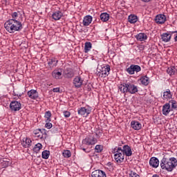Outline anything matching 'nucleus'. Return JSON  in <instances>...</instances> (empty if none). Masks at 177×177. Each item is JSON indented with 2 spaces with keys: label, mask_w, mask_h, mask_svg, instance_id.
<instances>
[{
  "label": "nucleus",
  "mask_w": 177,
  "mask_h": 177,
  "mask_svg": "<svg viewBox=\"0 0 177 177\" xmlns=\"http://www.w3.org/2000/svg\"><path fill=\"white\" fill-rule=\"evenodd\" d=\"M19 16L17 12L12 14V19H8L4 24L6 30L10 34L16 32V31H21L23 30V24L21 22L16 20V18Z\"/></svg>",
  "instance_id": "nucleus-1"
},
{
  "label": "nucleus",
  "mask_w": 177,
  "mask_h": 177,
  "mask_svg": "<svg viewBox=\"0 0 177 177\" xmlns=\"http://www.w3.org/2000/svg\"><path fill=\"white\" fill-rule=\"evenodd\" d=\"M177 166V160L175 158H163L160 161V168L167 171V172H172Z\"/></svg>",
  "instance_id": "nucleus-2"
},
{
  "label": "nucleus",
  "mask_w": 177,
  "mask_h": 177,
  "mask_svg": "<svg viewBox=\"0 0 177 177\" xmlns=\"http://www.w3.org/2000/svg\"><path fill=\"white\" fill-rule=\"evenodd\" d=\"M118 88L119 91L124 95H127V93L133 95L138 93V86L131 82L121 84L119 85Z\"/></svg>",
  "instance_id": "nucleus-3"
},
{
  "label": "nucleus",
  "mask_w": 177,
  "mask_h": 177,
  "mask_svg": "<svg viewBox=\"0 0 177 177\" xmlns=\"http://www.w3.org/2000/svg\"><path fill=\"white\" fill-rule=\"evenodd\" d=\"M112 153L114 154V160L118 164H121V162H124V155L122 153V148L116 147L112 151Z\"/></svg>",
  "instance_id": "nucleus-4"
},
{
  "label": "nucleus",
  "mask_w": 177,
  "mask_h": 177,
  "mask_svg": "<svg viewBox=\"0 0 177 177\" xmlns=\"http://www.w3.org/2000/svg\"><path fill=\"white\" fill-rule=\"evenodd\" d=\"M110 65H105L101 68L100 72L98 73L99 76L102 78H106L110 74Z\"/></svg>",
  "instance_id": "nucleus-5"
},
{
  "label": "nucleus",
  "mask_w": 177,
  "mask_h": 177,
  "mask_svg": "<svg viewBox=\"0 0 177 177\" xmlns=\"http://www.w3.org/2000/svg\"><path fill=\"white\" fill-rule=\"evenodd\" d=\"M10 109L11 111H19L21 109V103L16 100L12 101L10 104Z\"/></svg>",
  "instance_id": "nucleus-6"
},
{
  "label": "nucleus",
  "mask_w": 177,
  "mask_h": 177,
  "mask_svg": "<svg viewBox=\"0 0 177 177\" xmlns=\"http://www.w3.org/2000/svg\"><path fill=\"white\" fill-rule=\"evenodd\" d=\"M82 143L83 145H87L88 146H91V145H96V143H97V140L95 138V137L89 136L88 137L83 140Z\"/></svg>",
  "instance_id": "nucleus-7"
},
{
  "label": "nucleus",
  "mask_w": 177,
  "mask_h": 177,
  "mask_svg": "<svg viewBox=\"0 0 177 177\" xmlns=\"http://www.w3.org/2000/svg\"><path fill=\"white\" fill-rule=\"evenodd\" d=\"M141 70L142 68L139 65L132 64L127 69V71L129 74L132 75L133 74H135V71L136 73H139V71H140Z\"/></svg>",
  "instance_id": "nucleus-8"
},
{
  "label": "nucleus",
  "mask_w": 177,
  "mask_h": 177,
  "mask_svg": "<svg viewBox=\"0 0 177 177\" xmlns=\"http://www.w3.org/2000/svg\"><path fill=\"white\" fill-rule=\"evenodd\" d=\"M91 112V109L86 107L79 108L77 111L79 115H83V117H88V115H89Z\"/></svg>",
  "instance_id": "nucleus-9"
},
{
  "label": "nucleus",
  "mask_w": 177,
  "mask_h": 177,
  "mask_svg": "<svg viewBox=\"0 0 177 177\" xmlns=\"http://www.w3.org/2000/svg\"><path fill=\"white\" fill-rule=\"evenodd\" d=\"M83 83L84 80L81 78V76H76L73 80V85L75 86V88H81Z\"/></svg>",
  "instance_id": "nucleus-10"
},
{
  "label": "nucleus",
  "mask_w": 177,
  "mask_h": 177,
  "mask_svg": "<svg viewBox=\"0 0 177 177\" xmlns=\"http://www.w3.org/2000/svg\"><path fill=\"white\" fill-rule=\"evenodd\" d=\"M122 151L124 156H127V157L132 156V149L129 145H124Z\"/></svg>",
  "instance_id": "nucleus-11"
},
{
  "label": "nucleus",
  "mask_w": 177,
  "mask_h": 177,
  "mask_svg": "<svg viewBox=\"0 0 177 177\" xmlns=\"http://www.w3.org/2000/svg\"><path fill=\"white\" fill-rule=\"evenodd\" d=\"M27 95L30 99H32L33 100L38 99L39 97L38 91L34 89L28 91Z\"/></svg>",
  "instance_id": "nucleus-12"
},
{
  "label": "nucleus",
  "mask_w": 177,
  "mask_h": 177,
  "mask_svg": "<svg viewBox=\"0 0 177 177\" xmlns=\"http://www.w3.org/2000/svg\"><path fill=\"white\" fill-rule=\"evenodd\" d=\"M149 165L152 167V168H158V165H160V160L158 158L156 157H152L149 160Z\"/></svg>",
  "instance_id": "nucleus-13"
},
{
  "label": "nucleus",
  "mask_w": 177,
  "mask_h": 177,
  "mask_svg": "<svg viewBox=\"0 0 177 177\" xmlns=\"http://www.w3.org/2000/svg\"><path fill=\"white\" fill-rule=\"evenodd\" d=\"M172 31H169L161 35V38L163 42H169L172 37Z\"/></svg>",
  "instance_id": "nucleus-14"
},
{
  "label": "nucleus",
  "mask_w": 177,
  "mask_h": 177,
  "mask_svg": "<svg viewBox=\"0 0 177 177\" xmlns=\"http://www.w3.org/2000/svg\"><path fill=\"white\" fill-rule=\"evenodd\" d=\"M167 21V17L164 15H158L156 17L155 21L157 24H164Z\"/></svg>",
  "instance_id": "nucleus-15"
},
{
  "label": "nucleus",
  "mask_w": 177,
  "mask_h": 177,
  "mask_svg": "<svg viewBox=\"0 0 177 177\" xmlns=\"http://www.w3.org/2000/svg\"><path fill=\"white\" fill-rule=\"evenodd\" d=\"M169 113H171V104L166 103L162 106V114H163V115H168Z\"/></svg>",
  "instance_id": "nucleus-16"
},
{
  "label": "nucleus",
  "mask_w": 177,
  "mask_h": 177,
  "mask_svg": "<svg viewBox=\"0 0 177 177\" xmlns=\"http://www.w3.org/2000/svg\"><path fill=\"white\" fill-rule=\"evenodd\" d=\"M91 177H107L106 176V172L103 170H95L91 173Z\"/></svg>",
  "instance_id": "nucleus-17"
},
{
  "label": "nucleus",
  "mask_w": 177,
  "mask_h": 177,
  "mask_svg": "<svg viewBox=\"0 0 177 177\" xmlns=\"http://www.w3.org/2000/svg\"><path fill=\"white\" fill-rule=\"evenodd\" d=\"M64 77L65 78H73L74 77V71L70 68H66L64 71Z\"/></svg>",
  "instance_id": "nucleus-18"
},
{
  "label": "nucleus",
  "mask_w": 177,
  "mask_h": 177,
  "mask_svg": "<svg viewBox=\"0 0 177 177\" xmlns=\"http://www.w3.org/2000/svg\"><path fill=\"white\" fill-rule=\"evenodd\" d=\"M131 127L135 131H140V129H142V124L138 121L132 120L131 122Z\"/></svg>",
  "instance_id": "nucleus-19"
},
{
  "label": "nucleus",
  "mask_w": 177,
  "mask_h": 177,
  "mask_svg": "<svg viewBox=\"0 0 177 177\" xmlns=\"http://www.w3.org/2000/svg\"><path fill=\"white\" fill-rule=\"evenodd\" d=\"M62 69H55L52 72V77L55 80H62Z\"/></svg>",
  "instance_id": "nucleus-20"
},
{
  "label": "nucleus",
  "mask_w": 177,
  "mask_h": 177,
  "mask_svg": "<svg viewBox=\"0 0 177 177\" xmlns=\"http://www.w3.org/2000/svg\"><path fill=\"white\" fill-rule=\"evenodd\" d=\"M44 132L45 135H46V133H45V129H39L34 131L35 136L37 138H39V139H42L44 138Z\"/></svg>",
  "instance_id": "nucleus-21"
},
{
  "label": "nucleus",
  "mask_w": 177,
  "mask_h": 177,
  "mask_svg": "<svg viewBox=\"0 0 177 177\" xmlns=\"http://www.w3.org/2000/svg\"><path fill=\"white\" fill-rule=\"evenodd\" d=\"M31 143H32V141L31 139L28 138H24L23 139V141L21 142V145L25 149H27L28 147H31Z\"/></svg>",
  "instance_id": "nucleus-22"
},
{
  "label": "nucleus",
  "mask_w": 177,
  "mask_h": 177,
  "mask_svg": "<svg viewBox=\"0 0 177 177\" xmlns=\"http://www.w3.org/2000/svg\"><path fill=\"white\" fill-rule=\"evenodd\" d=\"M52 17L54 20H60L63 17V12L62 11H55L53 13Z\"/></svg>",
  "instance_id": "nucleus-23"
},
{
  "label": "nucleus",
  "mask_w": 177,
  "mask_h": 177,
  "mask_svg": "<svg viewBox=\"0 0 177 177\" xmlns=\"http://www.w3.org/2000/svg\"><path fill=\"white\" fill-rule=\"evenodd\" d=\"M172 93L171 92V90L167 89L166 91L163 93V100H169L170 99H172Z\"/></svg>",
  "instance_id": "nucleus-24"
},
{
  "label": "nucleus",
  "mask_w": 177,
  "mask_h": 177,
  "mask_svg": "<svg viewBox=\"0 0 177 177\" xmlns=\"http://www.w3.org/2000/svg\"><path fill=\"white\" fill-rule=\"evenodd\" d=\"M136 38L138 41H140V42L143 41H146V39H147V35H146V33L145 32H141L138 34L136 36Z\"/></svg>",
  "instance_id": "nucleus-25"
},
{
  "label": "nucleus",
  "mask_w": 177,
  "mask_h": 177,
  "mask_svg": "<svg viewBox=\"0 0 177 177\" xmlns=\"http://www.w3.org/2000/svg\"><path fill=\"white\" fill-rule=\"evenodd\" d=\"M167 73L171 77H172V75H175L176 74V73H177L176 67H175V66H170V67H169L167 68Z\"/></svg>",
  "instance_id": "nucleus-26"
},
{
  "label": "nucleus",
  "mask_w": 177,
  "mask_h": 177,
  "mask_svg": "<svg viewBox=\"0 0 177 177\" xmlns=\"http://www.w3.org/2000/svg\"><path fill=\"white\" fill-rule=\"evenodd\" d=\"M100 19L102 21L104 22L109 21L110 19V15H109L107 12H102L100 16Z\"/></svg>",
  "instance_id": "nucleus-27"
},
{
  "label": "nucleus",
  "mask_w": 177,
  "mask_h": 177,
  "mask_svg": "<svg viewBox=\"0 0 177 177\" xmlns=\"http://www.w3.org/2000/svg\"><path fill=\"white\" fill-rule=\"evenodd\" d=\"M92 23V16L87 15L83 19L84 26H89Z\"/></svg>",
  "instance_id": "nucleus-28"
},
{
  "label": "nucleus",
  "mask_w": 177,
  "mask_h": 177,
  "mask_svg": "<svg viewBox=\"0 0 177 177\" xmlns=\"http://www.w3.org/2000/svg\"><path fill=\"white\" fill-rule=\"evenodd\" d=\"M128 20L131 24H135L138 21V17L135 15H131L129 16Z\"/></svg>",
  "instance_id": "nucleus-29"
},
{
  "label": "nucleus",
  "mask_w": 177,
  "mask_h": 177,
  "mask_svg": "<svg viewBox=\"0 0 177 177\" xmlns=\"http://www.w3.org/2000/svg\"><path fill=\"white\" fill-rule=\"evenodd\" d=\"M140 81L142 85H145L147 86V85H149L150 81L149 80V77L147 76H142L140 79Z\"/></svg>",
  "instance_id": "nucleus-30"
},
{
  "label": "nucleus",
  "mask_w": 177,
  "mask_h": 177,
  "mask_svg": "<svg viewBox=\"0 0 177 177\" xmlns=\"http://www.w3.org/2000/svg\"><path fill=\"white\" fill-rule=\"evenodd\" d=\"M92 49V43L91 41H86L84 44V53H88L89 50Z\"/></svg>",
  "instance_id": "nucleus-31"
},
{
  "label": "nucleus",
  "mask_w": 177,
  "mask_h": 177,
  "mask_svg": "<svg viewBox=\"0 0 177 177\" xmlns=\"http://www.w3.org/2000/svg\"><path fill=\"white\" fill-rule=\"evenodd\" d=\"M58 62L59 61L56 58H53L48 62V64L50 67H56Z\"/></svg>",
  "instance_id": "nucleus-32"
},
{
  "label": "nucleus",
  "mask_w": 177,
  "mask_h": 177,
  "mask_svg": "<svg viewBox=\"0 0 177 177\" xmlns=\"http://www.w3.org/2000/svg\"><path fill=\"white\" fill-rule=\"evenodd\" d=\"M46 120V122H50L51 120L50 118L52 117V113L50 111H48L45 113L44 115Z\"/></svg>",
  "instance_id": "nucleus-33"
},
{
  "label": "nucleus",
  "mask_w": 177,
  "mask_h": 177,
  "mask_svg": "<svg viewBox=\"0 0 177 177\" xmlns=\"http://www.w3.org/2000/svg\"><path fill=\"white\" fill-rule=\"evenodd\" d=\"M41 149H42V144L37 143L35 145V147L33 148V151L35 153H38V151H39V150H41Z\"/></svg>",
  "instance_id": "nucleus-34"
},
{
  "label": "nucleus",
  "mask_w": 177,
  "mask_h": 177,
  "mask_svg": "<svg viewBox=\"0 0 177 177\" xmlns=\"http://www.w3.org/2000/svg\"><path fill=\"white\" fill-rule=\"evenodd\" d=\"M50 154V152L49 151H44L41 153V157L42 158H44V160H48V158H49V155Z\"/></svg>",
  "instance_id": "nucleus-35"
},
{
  "label": "nucleus",
  "mask_w": 177,
  "mask_h": 177,
  "mask_svg": "<svg viewBox=\"0 0 177 177\" xmlns=\"http://www.w3.org/2000/svg\"><path fill=\"white\" fill-rule=\"evenodd\" d=\"M169 103L171 105V110H177V102L175 100L169 101Z\"/></svg>",
  "instance_id": "nucleus-36"
},
{
  "label": "nucleus",
  "mask_w": 177,
  "mask_h": 177,
  "mask_svg": "<svg viewBox=\"0 0 177 177\" xmlns=\"http://www.w3.org/2000/svg\"><path fill=\"white\" fill-rule=\"evenodd\" d=\"M95 153H102L103 151V147L100 145H97L95 147Z\"/></svg>",
  "instance_id": "nucleus-37"
},
{
  "label": "nucleus",
  "mask_w": 177,
  "mask_h": 177,
  "mask_svg": "<svg viewBox=\"0 0 177 177\" xmlns=\"http://www.w3.org/2000/svg\"><path fill=\"white\" fill-rule=\"evenodd\" d=\"M63 156L66 158H70V157H71V152L69 150H64L63 152Z\"/></svg>",
  "instance_id": "nucleus-38"
},
{
  "label": "nucleus",
  "mask_w": 177,
  "mask_h": 177,
  "mask_svg": "<svg viewBox=\"0 0 177 177\" xmlns=\"http://www.w3.org/2000/svg\"><path fill=\"white\" fill-rule=\"evenodd\" d=\"M52 127H53V125L52 124V123H50L49 122H48L45 124V127L47 128V129H50V128H52Z\"/></svg>",
  "instance_id": "nucleus-39"
},
{
  "label": "nucleus",
  "mask_w": 177,
  "mask_h": 177,
  "mask_svg": "<svg viewBox=\"0 0 177 177\" xmlns=\"http://www.w3.org/2000/svg\"><path fill=\"white\" fill-rule=\"evenodd\" d=\"M64 117H66V118H68V117H70V115H71V113H70V111H64Z\"/></svg>",
  "instance_id": "nucleus-40"
},
{
  "label": "nucleus",
  "mask_w": 177,
  "mask_h": 177,
  "mask_svg": "<svg viewBox=\"0 0 177 177\" xmlns=\"http://www.w3.org/2000/svg\"><path fill=\"white\" fill-rule=\"evenodd\" d=\"M171 34H176V35H175V37H174V41H175V42H177V30H176V31H172V32H171Z\"/></svg>",
  "instance_id": "nucleus-41"
},
{
  "label": "nucleus",
  "mask_w": 177,
  "mask_h": 177,
  "mask_svg": "<svg viewBox=\"0 0 177 177\" xmlns=\"http://www.w3.org/2000/svg\"><path fill=\"white\" fill-rule=\"evenodd\" d=\"M53 92H55V93L60 92V88H53Z\"/></svg>",
  "instance_id": "nucleus-42"
},
{
  "label": "nucleus",
  "mask_w": 177,
  "mask_h": 177,
  "mask_svg": "<svg viewBox=\"0 0 177 177\" xmlns=\"http://www.w3.org/2000/svg\"><path fill=\"white\" fill-rule=\"evenodd\" d=\"M141 1H142V2H145V3L151 1V0H141Z\"/></svg>",
  "instance_id": "nucleus-43"
},
{
  "label": "nucleus",
  "mask_w": 177,
  "mask_h": 177,
  "mask_svg": "<svg viewBox=\"0 0 177 177\" xmlns=\"http://www.w3.org/2000/svg\"><path fill=\"white\" fill-rule=\"evenodd\" d=\"M82 150H83L84 151H85V153H89V151H86V149H85V148H83Z\"/></svg>",
  "instance_id": "nucleus-44"
}]
</instances>
